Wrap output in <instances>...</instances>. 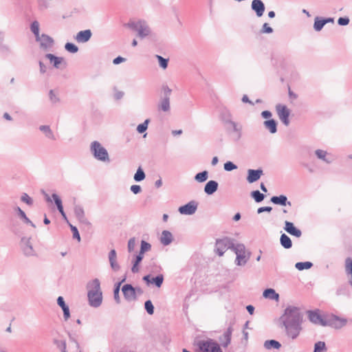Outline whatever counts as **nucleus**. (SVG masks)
I'll use <instances>...</instances> for the list:
<instances>
[{"label": "nucleus", "mask_w": 352, "mask_h": 352, "mask_svg": "<svg viewBox=\"0 0 352 352\" xmlns=\"http://www.w3.org/2000/svg\"><path fill=\"white\" fill-rule=\"evenodd\" d=\"M173 234L172 233L168 230H164L162 232L161 238H160V242L164 245H168L170 244L173 241Z\"/></svg>", "instance_id": "32"}, {"label": "nucleus", "mask_w": 352, "mask_h": 352, "mask_svg": "<svg viewBox=\"0 0 352 352\" xmlns=\"http://www.w3.org/2000/svg\"><path fill=\"white\" fill-rule=\"evenodd\" d=\"M125 280H126V278H124L121 281L117 283L115 285V287L113 289V297L117 303H120V296H119L120 287L121 284L125 281Z\"/></svg>", "instance_id": "41"}, {"label": "nucleus", "mask_w": 352, "mask_h": 352, "mask_svg": "<svg viewBox=\"0 0 352 352\" xmlns=\"http://www.w3.org/2000/svg\"><path fill=\"white\" fill-rule=\"evenodd\" d=\"M251 8L255 12L258 17H261L263 15L265 7L261 0H253L251 4Z\"/></svg>", "instance_id": "20"}, {"label": "nucleus", "mask_w": 352, "mask_h": 352, "mask_svg": "<svg viewBox=\"0 0 352 352\" xmlns=\"http://www.w3.org/2000/svg\"><path fill=\"white\" fill-rule=\"evenodd\" d=\"M279 321L285 327L286 336L296 340L302 330L303 314L300 307L288 305L279 318Z\"/></svg>", "instance_id": "1"}, {"label": "nucleus", "mask_w": 352, "mask_h": 352, "mask_svg": "<svg viewBox=\"0 0 352 352\" xmlns=\"http://www.w3.org/2000/svg\"><path fill=\"white\" fill-rule=\"evenodd\" d=\"M280 243L281 246L285 249H289L292 247V241L291 239L285 233L280 235Z\"/></svg>", "instance_id": "35"}, {"label": "nucleus", "mask_w": 352, "mask_h": 352, "mask_svg": "<svg viewBox=\"0 0 352 352\" xmlns=\"http://www.w3.org/2000/svg\"><path fill=\"white\" fill-rule=\"evenodd\" d=\"M273 29L272 28H271L268 23H265L263 26H262V29L261 30V33H265V34H271L273 32Z\"/></svg>", "instance_id": "61"}, {"label": "nucleus", "mask_w": 352, "mask_h": 352, "mask_svg": "<svg viewBox=\"0 0 352 352\" xmlns=\"http://www.w3.org/2000/svg\"><path fill=\"white\" fill-rule=\"evenodd\" d=\"M263 175V171L261 168L258 169H249L248 170L247 181L250 184H252L258 181Z\"/></svg>", "instance_id": "16"}, {"label": "nucleus", "mask_w": 352, "mask_h": 352, "mask_svg": "<svg viewBox=\"0 0 352 352\" xmlns=\"http://www.w3.org/2000/svg\"><path fill=\"white\" fill-rule=\"evenodd\" d=\"M284 229L287 233L297 238L302 235L301 230L296 228L292 222L285 221Z\"/></svg>", "instance_id": "19"}, {"label": "nucleus", "mask_w": 352, "mask_h": 352, "mask_svg": "<svg viewBox=\"0 0 352 352\" xmlns=\"http://www.w3.org/2000/svg\"><path fill=\"white\" fill-rule=\"evenodd\" d=\"M326 25L324 18L316 16L314 19V28L316 31H320L323 27Z\"/></svg>", "instance_id": "40"}, {"label": "nucleus", "mask_w": 352, "mask_h": 352, "mask_svg": "<svg viewBox=\"0 0 352 352\" xmlns=\"http://www.w3.org/2000/svg\"><path fill=\"white\" fill-rule=\"evenodd\" d=\"M349 19L346 16L345 17H340L338 20V23L339 25L345 26L349 23Z\"/></svg>", "instance_id": "62"}, {"label": "nucleus", "mask_w": 352, "mask_h": 352, "mask_svg": "<svg viewBox=\"0 0 352 352\" xmlns=\"http://www.w3.org/2000/svg\"><path fill=\"white\" fill-rule=\"evenodd\" d=\"M90 151L94 157L100 161L109 162L110 160L107 149L98 141L91 144Z\"/></svg>", "instance_id": "3"}, {"label": "nucleus", "mask_w": 352, "mask_h": 352, "mask_svg": "<svg viewBox=\"0 0 352 352\" xmlns=\"http://www.w3.org/2000/svg\"><path fill=\"white\" fill-rule=\"evenodd\" d=\"M62 309H63V311L64 319H65V320H67L69 318V317H70L69 308L67 305L66 307H63Z\"/></svg>", "instance_id": "64"}, {"label": "nucleus", "mask_w": 352, "mask_h": 352, "mask_svg": "<svg viewBox=\"0 0 352 352\" xmlns=\"http://www.w3.org/2000/svg\"><path fill=\"white\" fill-rule=\"evenodd\" d=\"M135 246H136L135 239V237H132L128 241V245H127L128 251L129 252H133L135 250Z\"/></svg>", "instance_id": "59"}, {"label": "nucleus", "mask_w": 352, "mask_h": 352, "mask_svg": "<svg viewBox=\"0 0 352 352\" xmlns=\"http://www.w3.org/2000/svg\"><path fill=\"white\" fill-rule=\"evenodd\" d=\"M69 227L71 228V231L72 232L73 238L75 239H77L78 241H80V234H79L78 228L76 226L72 225L71 223H69Z\"/></svg>", "instance_id": "57"}, {"label": "nucleus", "mask_w": 352, "mask_h": 352, "mask_svg": "<svg viewBox=\"0 0 352 352\" xmlns=\"http://www.w3.org/2000/svg\"><path fill=\"white\" fill-rule=\"evenodd\" d=\"M38 129L45 134L47 138L52 140H56V137L54 134V132L49 125H41Z\"/></svg>", "instance_id": "34"}, {"label": "nucleus", "mask_w": 352, "mask_h": 352, "mask_svg": "<svg viewBox=\"0 0 352 352\" xmlns=\"http://www.w3.org/2000/svg\"><path fill=\"white\" fill-rule=\"evenodd\" d=\"M143 280L147 284H153L155 285L157 287H160L164 281V275L160 274L157 275L155 277H152L151 275H146L143 277Z\"/></svg>", "instance_id": "15"}, {"label": "nucleus", "mask_w": 352, "mask_h": 352, "mask_svg": "<svg viewBox=\"0 0 352 352\" xmlns=\"http://www.w3.org/2000/svg\"><path fill=\"white\" fill-rule=\"evenodd\" d=\"M140 249L146 252L151 249V245L146 241L142 240L141 241Z\"/></svg>", "instance_id": "60"}, {"label": "nucleus", "mask_w": 352, "mask_h": 352, "mask_svg": "<svg viewBox=\"0 0 352 352\" xmlns=\"http://www.w3.org/2000/svg\"><path fill=\"white\" fill-rule=\"evenodd\" d=\"M198 207V203L196 201H190L186 204L179 208L178 211L182 214L192 215L195 213Z\"/></svg>", "instance_id": "12"}, {"label": "nucleus", "mask_w": 352, "mask_h": 352, "mask_svg": "<svg viewBox=\"0 0 352 352\" xmlns=\"http://www.w3.org/2000/svg\"><path fill=\"white\" fill-rule=\"evenodd\" d=\"M156 58L158 60L160 66L165 69L168 67V58H165L160 55H155Z\"/></svg>", "instance_id": "50"}, {"label": "nucleus", "mask_w": 352, "mask_h": 352, "mask_svg": "<svg viewBox=\"0 0 352 352\" xmlns=\"http://www.w3.org/2000/svg\"><path fill=\"white\" fill-rule=\"evenodd\" d=\"M327 350L324 342L318 341L314 344V352H325Z\"/></svg>", "instance_id": "48"}, {"label": "nucleus", "mask_w": 352, "mask_h": 352, "mask_svg": "<svg viewBox=\"0 0 352 352\" xmlns=\"http://www.w3.org/2000/svg\"><path fill=\"white\" fill-rule=\"evenodd\" d=\"M271 202L275 205H278L281 206H285L287 205L291 206L292 203L288 201L287 196L284 195H281L279 196H273L270 199Z\"/></svg>", "instance_id": "22"}, {"label": "nucleus", "mask_w": 352, "mask_h": 352, "mask_svg": "<svg viewBox=\"0 0 352 352\" xmlns=\"http://www.w3.org/2000/svg\"><path fill=\"white\" fill-rule=\"evenodd\" d=\"M218 182L214 180L208 181L204 187V192L208 195L214 194L218 189Z\"/></svg>", "instance_id": "26"}, {"label": "nucleus", "mask_w": 352, "mask_h": 352, "mask_svg": "<svg viewBox=\"0 0 352 352\" xmlns=\"http://www.w3.org/2000/svg\"><path fill=\"white\" fill-rule=\"evenodd\" d=\"M308 318L312 323L324 327V322H325L326 318H324L320 314L319 310H309L307 311Z\"/></svg>", "instance_id": "11"}, {"label": "nucleus", "mask_w": 352, "mask_h": 352, "mask_svg": "<svg viewBox=\"0 0 352 352\" xmlns=\"http://www.w3.org/2000/svg\"><path fill=\"white\" fill-rule=\"evenodd\" d=\"M52 197L54 201L55 205L56 206L58 210H60L61 209H63V206L62 200L59 197V196L56 193H53L52 195Z\"/></svg>", "instance_id": "51"}, {"label": "nucleus", "mask_w": 352, "mask_h": 352, "mask_svg": "<svg viewBox=\"0 0 352 352\" xmlns=\"http://www.w3.org/2000/svg\"><path fill=\"white\" fill-rule=\"evenodd\" d=\"M122 292L124 298L128 300L135 299V289L131 284H126L122 286Z\"/></svg>", "instance_id": "17"}, {"label": "nucleus", "mask_w": 352, "mask_h": 352, "mask_svg": "<svg viewBox=\"0 0 352 352\" xmlns=\"http://www.w3.org/2000/svg\"><path fill=\"white\" fill-rule=\"evenodd\" d=\"M15 211L17 212L19 218L23 220V221L26 223L30 225L32 227L35 228V224L26 216L25 212L21 209L20 207L17 206L15 208Z\"/></svg>", "instance_id": "33"}, {"label": "nucleus", "mask_w": 352, "mask_h": 352, "mask_svg": "<svg viewBox=\"0 0 352 352\" xmlns=\"http://www.w3.org/2000/svg\"><path fill=\"white\" fill-rule=\"evenodd\" d=\"M74 214L78 221L85 224H89L87 219L85 217V211L81 206L76 205L74 207Z\"/></svg>", "instance_id": "24"}, {"label": "nucleus", "mask_w": 352, "mask_h": 352, "mask_svg": "<svg viewBox=\"0 0 352 352\" xmlns=\"http://www.w3.org/2000/svg\"><path fill=\"white\" fill-rule=\"evenodd\" d=\"M251 197L256 203H260L265 199V195L263 193H261L259 190H256L251 192Z\"/></svg>", "instance_id": "43"}, {"label": "nucleus", "mask_w": 352, "mask_h": 352, "mask_svg": "<svg viewBox=\"0 0 352 352\" xmlns=\"http://www.w3.org/2000/svg\"><path fill=\"white\" fill-rule=\"evenodd\" d=\"M30 238L22 237L20 242L22 251L26 256H32L35 255V251L33 248L32 243L30 242Z\"/></svg>", "instance_id": "10"}, {"label": "nucleus", "mask_w": 352, "mask_h": 352, "mask_svg": "<svg viewBox=\"0 0 352 352\" xmlns=\"http://www.w3.org/2000/svg\"><path fill=\"white\" fill-rule=\"evenodd\" d=\"M36 41L39 42L41 48L45 50L50 49L54 45L53 38L45 34L39 35L38 38H36Z\"/></svg>", "instance_id": "13"}, {"label": "nucleus", "mask_w": 352, "mask_h": 352, "mask_svg": "<svg viewBox=\"0 0 352 352\" xmlns=\"http://www.w3.org/2000/svg\"><path fill=\"white\" fill-rule=\"evenodd\" d=\"M30 30L34 34L35 38H38L39 34V23L37 21H34L30 25Z\"/></svg>", "instance_id": "49"}, {"label": "nucleus", "mask_w": 352, "mask_h": 352, "mask_svg": "<svg viewBox=\"0 0 352 352\" xmlns=\"http://www.w3.org/2000/svg\"><path fill=\"white\" fill-rule=\"evenodd\" d=\"M87 289L88 291H94V292L98 293L101 291L100 282L99 279L94 278L89 281L87 285Z\"/></svg>", "instance_id": "29"}, {"label": "nucleus", "mask_w": 352, "mask_h": 352, "mask_svg": "<svg viewBox=\"0 0 352 352\" xmlns=\"http://www.w3.org/2000/svg\"><path fill=\"white\" fill-rule=\"evenodd\" d=\"M315 154L318 159L322 160V161L327 164H331L333 160L332 157L329 156V155L327 153L326 151L317 149L315 151Z\"/></svg>", "instance_id": "28"}, {"label": "nucleus", "mask_w": 352, "mask_h": 352, "mask_svg": "<svg viewBox=\"0 0 352 352\" xmlns=\"http://www.w3.org/2000/svg\"><path fill=\"white\" fill-rule=\"evenodd\" d=\"M45 58H47L50 60V62L53 65V66L56 69L60 68L59 65L63 61V57H58L52 54H45Z\"/></svg>", "instance_id": "30"}, {"label": "nucleus", "mask_w": 352, "mask_h": 352, "mask_svg": "<svg viewBox=\"0 0 352 352\" xmlns=\"http://www.w3.org/2000/svg\"><path fill=\"white\" fill-rule=\"evenodd\" d=\"M109 261L111 269L114 272H118L120 270V266L117 262V254L115 250H111L109 252Z\"/></svg>", "instance_id": "25"}, {"label": "nucleus", "mask_w": 352, "mask_h": 352, "mask_svg": "<svg viewBox=\"0 0 352 352\" xmlns=\"http://www.w3.org/2000/svg\"><path fill=\"white\" fill-rule=\"evenodd\" d=\"M65 49L72 54H75L78 51V47L73 43H67L65 45Z\"/></svg>", "instance_id": "52"}, {"label": "nucleus", "mask_w": 352, "mask_h": 352, "mask_svg": "<svg viewBox=\"0 0 352 352\" xmlns=\"http://www.w3.org/2000/svg\"><path fill=\"white\" fill-rule=\"evenodd\" d=\"M277 124L274 119H269L263 122L264 127L272 134L277 132Z\"/></svg>", "instance_id": "27"}, {"label": "nucleus", "mask_w": 352, "mask_h": 352, "mask_svg": "<svg viewBox=\"0 0 352 352\" xmlns=\"http://www.w3.org/2000/svg\"><path fill=\"white\" fill-rule=\"evenodd\" d=\"M234 241V239L228 236L217 239L214 249L217 254L219 256H222L228 250L230 249L233 251L234 247H236Z\"/></svg>", "instance_id": "2"}, {"label": "nucleus", "mask_w": 352, "mask_h": 352, "mask_svg": "<svg viewBox=\"0 0 352 352\" xmlns=\"http://www.w3.org/2000/svg\"><path fill=\"white\" fill-rule=\"evenodd\" d=\"M158 110L164 112L170 110V98H162L158 104Z\"/></svg>", "instance_id": "37"}, {"label": "nucleus", "mask_w": 352, "mask_h": 352, "mask_svg": "<svg viewBox=\"0 0 352 352\" xmlns=\"http://www.w3.org/2000/svg\"><path fill=\"white\" fill-rule=\"evenodd\" d=\"M149 122H150V120L146 119L144 120V122L143 123L140 124L137 127V131L139 133H144L147 130Z\"/></svg>", "instance_id": "53"}, {"label": "nucleus", "mask_w": 352, "mask_h": 352, "mask_svg": "<svg viewBox=\"0 0 352 352\" xmlns=\"http://www.w3.org/2000/svg\"><path fill=\"white\" fill-rule=\"evenodd\" d=\"M208 177V173L207 170H204L202 172L198 173L195 176V179L200 183L204 182L207 180Z\"/></svg>", "instance_id": "46"}, {"label": "nucleus", "mask_w": 352, "mask_h": 352, "mask_svg": "<svg viewBox=\"0 0 352 352\" xmlns=\"http://www.w3.org/2000/svg\"><path fill=\"white\" fill-rule=\"evenodd\" d=\"M264 347L267 349H279L281 347L280 343L275 340H268L264 342Z\"/></svg>", "instance_id": "36"}, {"label": "nucleus", "mask_w": 352, "mask_h": 352, "mask_svg": "<svg viewBox=\"0 0 352 352\" xmlns=\"http://www.w3.org/2000/svg\"><path fill=\"white\" fill-rule=\"evenodd\" d=\"M131 191L135 194L137 195L142 191V188L139 185H132L130 188Z\"/></svg>", "instance_id": "63"}, {"label": "nucleus", "mask_w": 352, "mask_h": 352, "mask_svg": "<svg viewBox=\"0 0 352 352\" xmlns=\"http://www.w3.org/2000/svg\"><path fill=\"white\" fill-rule=\"evenodd\" d=\"M219 117L223 123L226 130H228V125L231 124L232 122H234L232 120V116L230 111L226 108H223L220 111Z\"/></svg>", "instance_id": "18"}, {"label": "nucleus", "mask_w": 352, "mask_h": 352, "mask_svg": "<svg viewBox=\"0 0 352 352\" xmlns=\"http://www.w3.org/2000/svg\"><path fill=\"white\" fill-rule=\"evenodd\" d=\"M276 111L280 121L287 126L289 124V109L286 105L277 104L276 105Z\"/></svg>", "instance_id": "8"}, {"label": "nucleus", "mask_w": 352, "mask_h": 352, "mask_svg": "<svg viewBox=\"0 0 352 352\" xmlns=\"http://www.w3.org/2000/svg\"><path fill=\"white\" fill-rule=\"evenodd\" d=\"M53 343L56 346L58 349L60 350L61 352H67V344L65 340H61L58 339H54Z\"/></svg>", "instance_id": "45"}, {"label": "nucleus", "mask_w": 352, "mask_h": 352, "mask_svg": "<svg viewBox=\"0 0 352 352\" xmlns=\"http://www.w3.org/2000/svg\"><path fill=\"white\" fill-rule=\"evenodd\" d=\"M49 98H50V102L53 104H56L58 102H60V98L58 96V93H56L54 90L53 89H51L49 91Z\"/></svg>", "instance_id": "47"}, {"label": "nucleus", "mask_w": 352, "mask_h": 352, "mask_svg": "<svg viewBox=\"0 0 352 352\" xmlns=\"http://www.w3.org/2000/svg\"><path fill=\"white\" fill-rule=\"evenodd\" d=\"M224 170L226 171H232L237 168V166L235 165L232 162L228 161L223 165Z\"/></svg>", "instance_id": "56"}, {"label": "nucleus", "mask_w": 352, "mask_h": 352, "mask_svg": "<svg viewBox=\"0 0 352 352\" xmlns=\"http://www.w3.org/2000/svg\"><path fill=\"white\" fill-rule=\"evenodd\" d=\"M146 177V175L144 173V171L142 168L141 166H140L138 169L136 173L134 175L133 179L135 182H140L144 180Z\"/></svg>", "instance_id": "44"}, {"label": "nucleus", "mask_w": 352, "mask_h": 352, "mask_svg": "<svg viewBox=\"0 0 352 352\" xmlns=\"http://www.w3.org/2000/svg\"><path fill=\"white\" fill-rule=\"evenodd\" d=\"M162 90L163 91V98H170L171 95L172 89H170L168 85H164L162 87Z\"/></svg>", "instance_id": "58"}, {"label": "nucleus", "mask_w": 352, "mask_h": 352, "mask_svg": "<svg viewBox=\"0 0 352 352\" xmlns=\"http://www.w3.org/2000/svg\"><path fill=\"white\" fill-rule=\"evenodd\" d=\"M92 32L90 30H85L78 32L75 36V39L78 43H87L91 38Z\"/></svg>", "instance_id": "21"}, {"label": "nucleus", "mask_w": 352, "mask_h": 352, "mask_svg": "<svg viewBox=\"0 0 352 352\" xmlns=\"http://www.w3.org/2000/svg\"><path fill=\"white\" fill-rule=\"evenodd\" d=\"M233 329L231 326H230L227 330L223 333V334L219 338L220 342H221V345L223 347H227L230 342L231 337Z\"/></svg>", "instance_id": "23"}, {"label": "nucleus", "mask_w": 352, "mask_h": 352, "mask_svg": "<svg viewBox=\"0 0 352 352\" xmlns=\"http://www.w3.org/2000/svg\"><path fill=\"white\" fill-rule=\"evenodd\" d=\"M336 294L337 296H349L350 289L346 284L340 285L336 289Z\"/></svg>", "instance_id": "38"}, {"label": "nucleus", "mask_w": 352, "mask_h": 352, "mask_svg": "<svg viewBox=\"0 0 352 352\" xmlns=\"http://www.w3.org/2000/svg\"><path fill=\"white\" fill-rule=\"evenodd\" d=\"M263 296L270 300H279V294L272 288H267L263 291Z\"/></svg>", "instance_id": "31"}, {"label": "nucleus", "mask_w": 352, "mask_h": 352, "mask_svg": "<svg viewBox=\"0 0 352 352\" xmlns=\"http://www.w3.org/2000/svg\"><path fill=\"white\" fill-rule=\"evenodd\" d=\"M313 266V263L310 261L298 262L296 263L295 267L299 271L304 270H309Z\"/></svg>", "instance_id": "42"}, {"label": "nucleus", "mask_w": 352, "mask_h": 352, "mask_svg": "<svg viewBox=\"0 0 352 352\" xmlns=\"http://www.w3.org/2000/svg\"><path fill=\"white\" fill-rule=\"evenodd\" d=\"M233 252L236 254V258L234 263L237 266H244L248 261L250 257V252L245 254V246L243 243L236 244Z\"/></svg>", "instance_id": "6"}, {"label": "nucleus", "mask_w": 352, "mask_h": 352, "mask_svg": "<svg viewBox=\"0 0 352 352\" xmlns=\"http://www.w3.org/2000/svg\"><path fill=\"white\" fill-rule=\"evenodd\" d=\"M347 320L344 318H339L336 315H331L326 318L324 327H331L335 329H340L346 324Z\"/></svg>", "instance_id": "7"}, {"label": "nucleus", "mask_w": 352, "mask_h": 352, "mask_svg": "<svg viewBox=\"0 0 352 352\" xmlns=\"http://www.w3.org/2000/svg\"><path fill=\"white\" fill-rule=\"evenodd\" d=\"M130 29L138 32V36L144 38L151 33L148 25L144 21L139 20L138 21H129L125 25Z\"/></svg>", "instance_id": "4"}, {"label": "nucleus", "mask_w": 352, "mask_h": 352, "mask_svg": "<svg viewBox=\"0 0 352 352\" xmlns=\"http://www.w3.org/2000/svg\"><path fill=\"white\" fill-rule=\"evenodd\" d=\"M196 346L198 348L196 352H223L219 344L212 339L199 340Z\"/></svg>", "instance_id": "5"}, {"label": "nucleus", "mask_w": 352, "mask_h": 352, "mask_svg": "<svg viewBox=\"0 0 352 352\" xmlns=\"http://www.w3.org/2000/svg\"><path fill=\"white\" fill-rule=\"evenodd\" d=\"M21 200L28 204V206H32L33 204L32 199L25 192H23L21 195Z\"/></svg>", "instance_id": "55"}, {"label": "nucleus", "mask_w": 352, "mask_h": 352, "mask_svg": "<svg viewBox=\"0 0 352 352\" xmlns=\"http://www.w3.org/2000/svg\"><path fill=\"white\" fill-rule=\"evenodd\" d=\"M229 129L227 130L228 132L233 133V140L234 141H239L242 136V126L241 124L232 122L228 125Z\"/></svg>", "instance_id": "14"}, {"label": "nucleus", "mask_w": 352, "mask_h": 352, "mask_svg": "<svg viewBox=\"0 0 352 352\" xmlns=\"http://www.w3.org/2000/svg\"><path fill=\"white\" fill-rule=\"evenodd\" d=\"M141 256L135 255L134 258L132 261L133 265L131 267V272L134 274L138 273L140 271L139 265L142 261Z\"/></svg>", "instance_id": "39"}, {"label": "nucleus", "mask_w": 352, "mask_h": 352, "mask_svg": "<svg viewBox=\"0 0 352 352\" xmlns=\"http://www.w3.org/2000/svg\"><path fill=\"white\" fill-rule=\"evenodd\" d=\"M144 309L149 315H152L154 313V306L151 300H148L144 302Z\"/></svg>", "instance_id": "54"}, {"label": "nucleus", "mask_w": 352, "mask_h": 352, "mask_svg": "<svg viewBox=\"0 0 352 352\" xmlns=\"http://www.w3.org/2000/svg\"><path fill=\"white\" fill-rule=\"evenodd\" d=\"M87 298L89 305L94 308L99 307L102 302V292H94V291L87 292Z\"/></svg>", "instance_id": "9"}]
</instances>
